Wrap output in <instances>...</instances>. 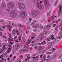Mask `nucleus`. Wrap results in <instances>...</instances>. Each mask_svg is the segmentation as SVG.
<instances>
[{"mask_svg": "<svg viewBox=\"0 0 62 62\" xmlns=\"http://www.w3.org/2000/svg\"><path fill=\"white\" fill-rule=\"evenodd\" d=\"M16 33L17 35H20V32L19 31H18V30H16Z\"/></svg>", "mask_w": 62, "mask_h": 62, "instance_id": "c756f323", "label": "nucleus"}, {"mask_svg": "<svg viewBox=\"0 0 62 62\" xmlns=\"http://www.w3.org/2000/svg\"><path fill=\"white\" fill-rule=\"evenodd\" d=\"M21 18H25L26 17V16H21Z\"/></svg>", "mask_w": 62, "mask_h": 62, "instance_id": "ea45409f", "label": "nucleus"}, {"mask_svg": "<svg viewBox=\"0 0 62 62\" xmlns=\"http://www.w3.org/2000/svg\"><path fill=\"white\" fill-rule=\"evenodd\" d=\"M21 60V59L20 58H18L17 59V60L19 61H20Z\"/></svg>", "mask_w": 62, "mask_h": 62, "instance_id": "338daca9", "label": "nucleus"}, {"mask_svg": "<svg viewBox=\"0 0 62 62\" xmlns=\"http://www.w3.org/2000/svg\"><path fill=\"white\" fill-rule=\"evenodd\" d=\"M59 9L60 10H62V6L61 5H60L59 7Z\"/></svg>", "mask_w": 62, "mask_h": 62, "instance_id": "c9c22d12", "label": "nucleus"}, {"mask_svg": "<svg viewBox=\"0 0 62 62\" xmlns=\"http://www.w3.org/2000/svg\"><path fill=\"white\" fill-rule=\"evenodd\" d=\"M33 31H34V32H36V31H37V29H35L33 30Z\"/></svg>", "mask_w": 62, "mask_h": 62, "instance_id": "603ef678", "label": "nucleus"}, {"mask_svg": "<svg viewBox=\"0 0 62 62\" xmlns=\"http://www.w3.org/2000/svg\"><path fill=\"white\" fill-rule=\"evenodd\" d=\"M25 40V39L24 38H22V39L21 41V43L22 44H23V43L24 42Z\"/></svg>", "mask_w": 62, "mask_h": 62, "instance_id": "a211bd4d", "label": "nucleus"}, {"mask_svg": "<svg viewBox=\"0 0 62 62\" xmlns=\"http://www.w3.org/2000/svg\"><path fill=\"white\" fill-rule=\"evenodd\" d=\"M9 24V25H7L6 26L3 25L2 26V28H4V29H5L6 28V27H7V29H9V31H11V28L14 27L15 25L14 23H12V24L10 23Z\"/></svg>", "mask_w": 62, "mask_h": 62, "instance_id": "f257e3e1", "label": "nucleus"}, {"mask_svg": "<svg viewBox=\"0 0 62 62\" xmlns=\"http://www.w3.org/2000/svg\"><path fill=\"white\" fill-rule=\"evenodd\" d=\"M58 2V0H57L56 1L55 3V4H54V5L55 6H56V5L57 4V3Z\"/></svg>", "mask_w": 62, "mask_h": 62, "instance_id": "58836bf2", "label": "nucleus"}, {"mask_svg": "<svg viewBox=\"0 0 62 62\" xmlns=\"http://www.w3.org/2000/svg\"><path fill=\"white\" fill-rule=\"evenodd\" d=\"M36 28H39V24H37L36 26Z\"/></svg>", "mask_w": 62, "mask_h": 62, "instance_id": "bb28decb", "label": "nucleus"}, {"mask_svg": "<svg viewBox=\"0 0 62 62\" xmlns=\"http://www.w3.org/2000/svg\"><path fill=\"white\" fill-rule=\"evenodd\" d=\"M10 51H11V49L10 48H8V50L6 52V54H7V53H9L10 52Z\"/></svg>", "mask_w": 62, "mask_h": 62, "instance_id": "412c9836", "label": "nucleus"}, {"mask_svg": "<svg viewBox=\"0 0 62 62\" xmlns=\"http://www.w3.org/2000/svg\"><path fill=\"white\" fill-rule=\"evenodd\" d=\"M54 41H52L51 42V44H54Z\"/></svg>", "mask_w": 62, "mask_h": 62, "instance_id": "e2e57ef3", "label": "nucleus"}, {"mask_svg": "<svg viewBox=\"0 0 62 62\" xmlns=\"http://www.w3.org/2000/svg\"><path fill=\"white\" fill-rule=\"evenodd\" d=\"M55 49L54 48H53V52H55Z\"/></svg>", "mask_w": 62, "mask_h": 62, "instance_id": "8fccbe9b", "label": "nucleus"}, {"mask_svg": "<svg viewBox=\"0 0 62 62\" xmlns=\"http://www.w3.org/2000/svg\"><path fill=\"white\" fill-rule=\"evenodd\" d=\"M51 27V25H50V24H47V25L45 26L44 28V30H49L50 29Z\"/></svg>", "mask_w": 62, "mask_h": 62, "instance_id": "423d86ee", "label": "nucleus"}, {"mask_svg": "<svg viewBox=\"0 0 62 62\" xmlns=\"http://www.w3.org/2000/svg\"><path fill=\"white\" fill-rule=\"evenodd\" d=\"M18 26L20 28H23V25L22 24H19L18 25Z\"/></svg>", "mask_w": 62, "mask_h": 62, "instance_id": "c85d7f7f", "label": "nucleus"}, {"mask_svg": "<svg viewBox=\"0 0 62 62\" xmlns=\"http://www.w3.org/2000/svg\"><path fill=\"white\" fill-rule=\"evenodd\" d=\"M37 7L39 9H41L42 8V6H41V4L39 2H38L37 3Z\"/></svg>", "mask_w": 62, "mask_h": 62, "instance_id": "9b49d317", "label": "nucleus"}, {"mask_svg": "<svg viewBox=\"0 0 62 62\" xmlns=\"http://www.w3.org/2000/svg\"><path fill=\"white\" fill-rule=\"evenodd\" d=\"M40 28H41V29H43V26L42 25H41L40 26Z\"/></svg>", "mask_w": 62, "mask_h": 62, "instance_id": "e433bc0d", "label": "nucleus"}, {"mask_svg": "<svg viewBox=\"0 0 62 62\" xmlns=\"http://www.w3.org/2000/svg\"><path fill=\"white\" fill-rule=\"evenodd\" d=\"M34 33H32V35H31V36H32V37L31 38V39H35V38L36 37V35H34Z\"/></svg>", "mask_w": 62, "mask_h": 62, "instance_id": "f3484780", "label": "nucleus"}, {"mask_svg": "<svg viewBox=\"0 0 62 62\" xmlns=\"http://www.w3.org/2000/svg\"><path fill=\"white\" fill-rule=\"evenodd\" d=\"M30 56V54H27L25 55V56H27V58H25V59L26 61L27 60H29V59L31 58V57H29Z\"/></svg>", "mask_w": 62, "mask_h": 62, "instance_id": "f8f14e48", "label": "nucleus"}, {"mask_svg": "<svg viewBox=\"0 0 62 62\" xmlns=\"http://www.w3.org/2000/svg\"><path fill=\"white\" fill-rule=\"evenodd\" d=\"M56 55V54H54L52 57V59H54L55 58Z\"/></svg>", "mask_w": 62, "mask_h": 62, "instance_id": "4be33fe9", "label": "nucleus"}, {"mask_svg": "<svg viewBox=\"0 0 62 62\" xmlns=\"http://www.w3.org/2000/svg\"><path fill=\"white\" fill-rule=\"evenodd\" d=\"M22 35H21L19 36L18 38V40H19V41H20V40H21L22 39Z\"/></svg>", "mask_w": 62, "mask_h": 62, "instance_id": "6ab92c4d", "label": "nucleus"}, {"mask_svg": "<svg viewBox=\"0 0 62 62\" xmlns=\"http://www.w3.org/2000/svg\"><path fill=\"white\" fill-rule=\"evenodd\" d=\"M1 60L2 61H4V62H6V61H7L6 59H4V58H2L1 59Z\"/></svg>", "mask_w": 62, "mask_h": 62, "instance_id": "7c9ffc66", "label": "nucleus"}, {"mask_svg": "<svg viewBox=\"0 0 62 62\" xmlns=\"http://www.w3.org/2000/svg\"><path fill=\"white\" fill-rule=\"evenodd\" d=\"M46 33H47V32L46 31H44L43 32V34L44 35H45V34H46Z\"/></svg>", "mask_w": 62, "mask_h": 62, "instance_id": "a18cd8bd", "label": "nucleus"}, {"mask_svg": "<svg viewBox=\"0 0 62 62\" xmlns=\"http://www.w3.org/2000/svg\"><path fill=\"white\" fill-rule=\"evenodd\" d=\"M18 6L20 9H23L26 7L24 4L22 3H19L18 4Z\"/></svg>", "mask_w": 62, "mask_h": 62, "instance_id": "7ed1b4c3", "label": "nucleus"}, {"mask_svg": "<svg viewBox=\"0 0 62 62\" xmlns=\"http://www.w3.org/2000/svg\"><path fill=\"white\" fill-rule=\"evenodd\" d=\"M1 7L3 8L6 9V5L5 3L2 2L1 4Z\"/></svg>", "mask_w": 62, "mask_h": 62, "instance_id": "ddd939ff", "label": "nucleus"}, {"mask_svg": "<svg viewBox=\"0 0 62 62\" xmlns=\"http://www.w3.org/2000/svg\"><path fill=\"white\" fill-rule=\"evenodd\" d=\"M17 31V30L15 29H13V30L12 32V34L13 36H15L16 33V32Z\"/></svg>", "mask_w": 62, "mask_h": 62, "instance_id": "4468645a", "label": "nucleus"}, {"mask_svg": "<svg viewBox=\"0 0 62 62\" xmlns=\"http://www.w3.org/2000/svg\"><path fill=\"white\" fill-rule=\"evenodd\" d=\"M16 49L18 50L20 48V45L19 44H17L16 45Z\"/></svg>", "mask_w": 62, "mask_h": 62, "instance_id": "dca6fc26", "label": "nucleus"}, {"mask_svg": "<svg viewBox=\"0 0 62 62\" xmlns=\"http://www.w3.org/2000/svg\"><path fill=\"white\" fill-rule=\"evenodd\" d=\"M23 48H25V49H29V47H27L26 46V45H25L23 47Z\"/></svg>", "mask_w": 62, "mask_h": 62, "instance_id": "cd10ccee", "label": "nucleus"}, {"mask_svg": "<svg viewBox=\"0 0 62 62\" xmlns=\"http://www.w3.org/2000/svg\"><path fill=\"white\" fill-rule=\"evenodd\" d=\"M17 36H15L14 38V39H17Z\"/></svg>", "mask_w": 62, "mask_h": 62, "instance_id": "3c124183", "label": "nucleus"}, {"mask_svg": "<svg viewBox=\"0 0 62 62\" xmlns=\"http://www.w3.org/2000/svg\"><path fill=\"white\" fill-rule=\"evenodd\" d=\"M5 51H6V50H4L3 49H1L0 51V53L1 54L2 53H4Z\"/></svg>", "mask_w": 62, "mask_h": 62, "instance_id": "393cba45", "label": "nucleus"}, {"mask_svg": "<svg viewBox=\"0 0 62 62\" xmlns=\"http://www.w3.org/2000/svg\"><path fill=\"white\" fill-rule=\"evenodd\" d=\"M37 54H38L37 53H34L33 54V56H36V55H37Z\"/></svg>", "mask_w": 62, "mask_h": 62, "instance_id": "de8ad7c7", "label": "nucleus"}, {"mask_svg": "<svg viewBox=\"0 0 62 62\" xmlns=\"http://www.w3.org/2000/svg\"><path fill=\"white\" fill-rule=\"evenodd\" d=\"M32 28H36V26H32Z\"/></svg>", "mask_w": 62, "mask_h": 62, "instance_id": "774afa93", "label": "nucleus"}, {"mask_svg": "<svg viewBox=\"0 0 62 62\" xmlns=\"http://www.w3.org/2000/svg\"><path fill=\"white\" fill-rule=\"evenodd\" d=\"M44 55L43 54H41L40 55V57L41 58H42V57Z\"/></svg>", "mask_w": 62, "mask_h": 62, "instance_id": "13d9d810", "label": "nucleus"}, {"mask_svg": "<svg viewBox=\"0 0 62 62\" xmlns=\"http://www.w3.org/2000/svg\"><path fill=\"white\" fill-rule=\"evenodd\" d=\"M31 42V39H29L28 40V42L29 44H30Z\"/></svg>", "mask_w": 62, "mask_h": 62, "instance_id": "2f4dec72", "label": "nucleus"}, {"mask_svg": "<svg viewBox=\"0 0 62 62\" xmlns=\"http://www.w3.org/2000/svg\"><path fill=\"white\" fill-rule=\"evenodd\" d=\"M16 13L15 12V11L14 10H12L10 12V15L12 16H15L16 15Z\"/></svg>", "mask_w": 62, "mask_h": 62, "instance_id": "1a4fd4ad", "label": "nucleus"}, {"mask_svg": "<svg viewBox=\"0 0 62 62\" xmlns=\"http://www.w3.org/2000/svg\"><path fill=\"white\" fill-rule=\"evenodd\" d=\"M62 54H61L60 55V56L59 57V58H61V57H62Z\"/></svg>", "mask_w": 62, "mask_h": 62, "instance_id": "5fc2aeb1", "label": "nucleus"}, {"mask_svg": "<svg viewBox=\"0 0 62 62\" xmlns=\"http://www.w3.org/2000/svg\"><path fill=\"white\" fill-rule=\"evenodd\" d=\"M54 19V16H52L50 17L51 21H53Z\"/></svg>", "mask_w": 62, "mask_h": 62, "instance_id": "a878e982", "label": "nucleus"}, {"mask_svg": "<svg viewBox=\"0 0 62 62\" xmlns=\"http://www.w3.org/2000/svg\"><path fill=\"white\" fill-rule=\"evenodd\" d=\"M29 23H30L28 22L26 23V25H27L28 26L29 25Z\"/></svg>", "mask_w": 62, "mask_h": 62, "instance_id": "864d4df0", "label": "nucleus"}, {"mask_svg": "<svg viewBox=\"0 0 62 62\" xmlns=\"http://www.w3.org/2000/svg\"><path fill=\"white\" fill-rule=\"evenodd\" d=\"M47 58H51V56L50 55L47 56Z\"/></svg>", "mask_w": 62, "mask_h": 62, "instance_id": "4d7b16f0", "label": "nucleus"}, {"mask_svg": "<svg viewBox=\"0 0 62 62\" xmlns=\"http://www.w3.org/2000/svg\"><path fill=\"white\" fill-rule=\"evenodd\" d=\"M48 49H50V48H51V45H49L48 47Z\"/></svg>", "mask_w": 62, "mask_h": 62, "instance_id": "79ce46f5", "label": "nucleus"}, {"mask_svg": "<svg viewBox=\"0 0 62 62\" xmlns=\"http://www.w3.org/2000/svg\"><path fill=\"white\" fill-rule=\"evenodd\" d=\"M44 4L46 7H48L49 6V2L47 0H44Z\"/></svg>", "mask_w": 62, "mask_h": 62, "instance_id": "9d476101", "label": "nucleus"}, {"mask_svg": "<svg viewBox=\"0 0 62 62\" xmlns=\"http://www.w3.org/2000/svg\"><path fill=\"white\" fill-rule=\"evenodd\" d=\"M61 14H62V10H60L59 11L58 16H60Z\"/></svg>", "mask_w": 62, "mask_h": 62, "instance_id": "5701e85b", "label": "nucleus"}, {"mask_svg": "<svg viewBox=\"0 0 62 62\" xmlns=\"http://www.w3.org/2000/svg\"><path fill=\"white\" fill-rule=\"evenodd\" d=\"M38 51L39 52H41V48L40 47H39L38 49Z\"/></svg>", "mask_w": 62, "mask_h": 62, "instance_id": "4c0bfd02", "label": "nucleus"}, {"mask_svg": "<svg viewBox=\"0 0 62 62\" xmlns=\"http://www.w3.org/2000/svg\"><path fill=\"white\" fill-rule=\"evenodd\" d=\"M27 50L26 49H22L19 51V52L20 53H22L24 52H27Z\"/></svg>", "mask_w": 62, "mask_h": 62, "instance_id": "2eb2a0df", "label": "nucleus"}, {"mask_svg": "<svg viewBox=\"0 0 62 62\" xmlns=\"http://www.w3.org/2000/svg\"><path fill=\"white\" fill-rule=\"evenodd\" d=\"M58 22H60V21H61V19H59L58 20Z\"/></svg>", "mask_w": 62, "mask_h": 62, "instance_id": "bf43d9fd", "label": "nucleus"}, {"mask_svg": "<svg viewBox=\"0 0 62 62\" xmlns=\"http://www.w3.org/2000/svg\"><path fill=\"white\" fill-rule=\"evenodd\" d=\"M61 31H60V34L61 35L62 34V27H61L60 29Z\"/></svg>", "mask_w": 62, "mask_h": 62, "instance_id": "72a5a7b5", "label": "nucleus"}, {"mask_svg": "<svg viewBox=\"0 0 62 62\" xmlns=\"http://www.w3.org/2000/svg\"><path fill=\"white\" fill-rule=\"evenodd\" d=\"M43 34L42 33L39 36V37H41L39 39L40 41H41L42 39H44L45 38L44 36H43Z\"/></svg>", "mask_w": 62, "mask_h": 62, "instance_id": "6e6552de", "label": "nucleus"}, {"mask_svg": "<svg viewBox=\"0 0 62 62\" xmlns=\"http://www.w3.org/2000/svg\"><path fill=\"white\" fill-rule=\"evenodd\" d=\"M35 39L36 41H38L39 40V38L38 37L37 39Z\"/></svg>", "mask_w": 62, "mask_h": 62, "instance_id": "f704fd0d", "label": "nucleus"}, {"mask_svg": "<svg viewBox=\"0 0 62 62\" xmlns=\"http://www.w3.org/2000/svg\"><path fill=\"white\" fill-rule=\"evenodd\" d=\"M32 43H35V41H32L31 42Z\"/></svg>", "mask_w": 62, "mask_h": 62, "instance_id": "680f3d73", "label": "nucleus"}, {"mask_svg": "<svg viewBox=\"0 0 62 62\" xmlns=\"http://www.w3.org/2000/svg\"><path fill=\"white\" fill-rule=\"evenodd\" d=\"M51 15V12H47V16H50Z\"/></svg>", "mask_w": 62, "mask_h": 62, "instance_id": "473e14b6", "label": "nucleus"}, {"mask_svg": "<svg viewBox=\"0 0 62 62\" xmlns=\"http://www.w3.org/2000/svg\"><path fill=\"white\" fill-rule=\"evenodd\" d=\"M2 49L4 50H6H6H7V47L5 45H4L2 47Z\"/></svg>", "mask_w": 62, "mask_h": 62, "instance_id": "aec40b11", "label": "nucleus"}, {"mask_svg": "<svg viewBox=\"0 0 62 62\" xmlns=\"http://www.w3.org/2000/svg\"><path fill=\"white\" fill-rule=\"evenodd\" d=\"M7 5L8 8L11 9H13L14 7V4L12 2L8 3L7 4Z\"/></svg>", "mask_w": 62, "mask_h": 62, "instance_id": "20e7f679", "label": "nucleus"}, {"mask_svg": "<svg viewBox=\"0 0 62 62\" xmlns=\"http://www.w3.org/2000/svg\"><path fill=\"white\" fill-rule=\"evenodd\" d=\"M32 16H37L38 14L40 13V11L39 10H37L34 12V9H32L31 10Z\"/></svg>", "mask_w": 62, "mask_h": 62, "instance_id": "f03ea898", "label": "nucleus"}, {"mask_svg": "<svg viewBox=\"0 0 62 62\" xmlns=\"http://www.w3.org/2000/svg\"><path fill=\"white\" fill-rule=\"evenodd\" d=\"M58 26H56L55 28V30H57V29L58 28Z\"/></svg>", "mask_w": 62, "mask_h": 62, "instance_id": "c03bdc74", "label": "nucleus"}, {"mask_svg": "<svg viewBox=\"0 0 62 62\" xmlns=\"http://www.w3.org/2000/svg\"><path fill=\"white\" fill-rule=\"evenodd\" d=\"M2 38H5L6 39H7V37L5 35L2 36Z\"/></svg>", "mask_w": 62, "mask_h": 62, "instance_id": "a19ab883", "label": "nucleus"}, {"mask_svg": "<svg viewBox=\"0 0 62 62\" xmlns=\"http://www.w3.org/2000/svg\"><path fill=\"white\" fill-rule=\"evenodd\" d=\"M40 48L41 49H44V48H45V47H44V46H42L40 47Z\"/></svg>", "mask_w": 62, "mask_h": 62, "instance_id": "09e8293b", "label": "nucleus"}, {"mask_svg": "<svg viewBox=\"0 0 62 62\" xmlns=\"http://www.w3.org/2000/svg\"><path fill=\"white\" fill-rule=\"evenodd\" d=\"M0 36H3V34H2V32H1L0 33Z\"/></svg>", "mask_w": 62, "mask_h": 62, "instance_id": "0e129e2a", "label": "nucleus"}, {"mask_svg": "<svg viewBox=\"0 0 62 62\" xmlns=\"http://www.w3.org/2000/svg\"><path fill=\"white\" fill-rule=\"evenodd\" d=\"M20 16H27V14L25 11H23L20 13Z\"/></svg>", "mask_w": 62, "mask_h": 62, "instance_id": "0eeeda50", "label": "nucleus"}, {"mask_svg": "<svg viewBox=\"0 0 62 62\" xmlns=\"http://www.w3.org/2000/svg\"><path fill=\"white\" fill-rule=\"evenodd\" d=\"M11 39H10V38H8V40L9 41H13V38H11Z\"/></svg>", "mask_w": 62, "mask_h": 62, "instance_id": "b1692460", "label": "nucleus"}, {"mask_svg": "<svg viewBox=\"0 0 62 62\" xmlns=\"http://www.w3.org/2000/svg\"><path fill=\"white\" fill-rule=\"evenodd\" d=\"M15 41L16 42H17V43L19 42V41L17 39Z\"/></svg>", "mask_w": 62, "mask_h": 62, "instance_id": "69168bd1", "label": "nucleus"}, {"mask_svg": "<svg viewBox=\"0 0 62 62\" xmlns=\"http://www.w3.org/2000/svg\"><path fill=\"white\" fill-rule=\"evenodd\" d=\"M54 39V37L53 35H52L51 37V36H49L46 39L47 41H50V39Z\"/></svg>", "mask_w": 62, "mask_h": 62, "instance_id": "39448f33", "label": "nucleus"}, {"mask_svg": "<svg viewBox=\"0 0 62 62\" xmlns=\"http://www.w3.org/2000/svg\"><path fill=\"white\" fill-rule=\"evenodd\" d=\"M31 24V25H34V23L33 22Z\"/></svg>", "mask_w": 62, "mask_h": 62, "instance_id": "052dcab7", "label": "nucleus"}, {"mask_svg": "<svg viewBox=\"0 0 62 62\" xmlns=\"http://www.w3.org/2000/svg\"><path fill=\"white\" fill-rule=\"evenodd\" d=\"M38 46L36 45L35 46L34 48L35 49H37L38 48Z\"/></svg>", "mask_w": 62, "mask_h": 62, "instance_id": "37998d69", "label": "nucleus"}, {"mask_svg": "<svg viewBox=\"0 0 62 62\" xmlns=\"http://www.w3.org/2000/svg\"><path fill=\"white\" fill-rule=\"evenodd\" d=\"M27 30H29L30 29V27H27L26 28Z\"/></svg>", "mask_w": 62, "mask_h": 62, "instance_id": "6e6d98bb", "label": "nucleus"}, {"mask_svg": "<svg viewBox=\"0 0 62 62\" xmlns=\"http://www.w3.org/2000/svg\"><path fill=\"white\" fill-rule=\"evenodd\" d=\"M6 11L8 12H9V11H10V10L9 9H6Z\"/></svg>", "mask_w": 62, "mask_h": 62, "instance_id": "49530a36", "label": "nucleus"}]
</instances>
